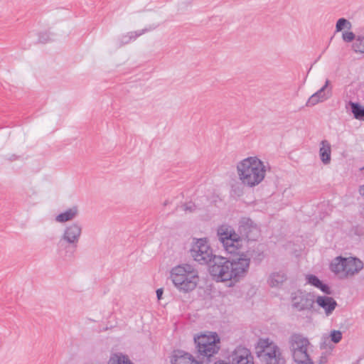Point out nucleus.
<instances>
[{"mask_svg":"<svg viewBox=\"0 0 364 364\" xmlns=\"http://www.w3.org/2000/svg\"><path fill=\"white\" fill-rule=\"evenodd\" d=\"M330 337L333 343H338L342 339V333L340 331L333 330L331 332Z\"/></svg>","mask_w":364,"mask_h":364,"instance_id":"nucleus-26","label":"nucleus"},{"mask_svg":"<svg viewBox=\"0 0 364 364\" xmlns=\"http://www.w3.org/2000/svg\"><path fill=\"white\" fill-rule=\"evenodd\" d=\"M349 105L354 117L358 119H364V107L356 102H350Z\"/></svg>","mask_w":364,"mask_h":364,"instance_id":"nucleus-22","label":"nucleus"},{"mask_svg":"<svg viewBox=\"0 0 364 364\" xmlns=\"http://www.w3.org/2000/svg\"><path fill=\"white\" fill-rule=\"evenodd\" d=\"M172 364H202L200 362L193 359V356L188 353L178 351L171 360Z\"/></svg>","mask_w":364,"mask_h":364,"instance_id":"nucleus-14","label":"nucleus"},{"mask_svg":"<svg viewBox=\"0 0 364 364\" xmlns=\"http://www.w3.org/2000/svg\"><path fill=\"white\" fill-rule=\"evenodd\" d=\"M194 340L198 352L202 356L210 358L217 353L220 348V339L215 333L209 335L202 334L194 338Z\"/></svg>","mask_w":364,"mask_h":364,"instance_id":"nucleus-7","label":"nucleus"},{"mask_svg":"<svg viewBox=\"0 0 364 364\" xmlns=\"http://www.w3.org/2000/svg\"><path fill=\"white\" fill-rule=\"evenodd\" d=\"M331 146L327 140H322L320 143L319 156L324 164L331 162Z\"/></svg>","mask_w":364,"mask_h":364,"instance_id":"nucleus-17","label":"nucleus"},{"mask_svg":"<svg viewBox=\"0 0 364 364\" xmlns=\"http://www.w3.org/2000/svg\"><path fill=\"white\" fill-rule=\"evenodd\" d=\"M82 232V227L79 223H73L65 227L60 237V242H65L72 248L76 249Z\"/></svg>","mask_w":364,"mask_h":364,"instance_id":"nucleus-10","label":"nucleus"},{"mask_svg":"<svg viewBox=\"0 0 364 364\" xmlns=\"http://www.w3.org/2000/svg\"><path fill=\"white\" fill-rule=\"evenodd\" d=\"M297 364H314L312 360L310 358L309 355H306L304 359H295L294 360Z\"/></svg>","mask_w":364,"mask_h":364,"instance_id":"nucleus-29","label":"nucleus"},{"mask_svg":"<svg viewBox=\"0 0 364 364\" xmlns=\"http://www.w3.org/2000/svg\"><path fill=\"white\" fill-rule=\"evenodd\" d=\"M162 298H163V297H161V296L157 297L158 300H160V299H161Z\"/></svg>","mask_w":364,"mask_h":364,"instance_id":"nucleus-33","label":"nucleus"},{"mask_svg":"<svg viewBox=\"0 0 364 364\" xmlns=\"http://www.w3.org/2000/svg\"><path fill=\"white\" fill-rule=\"evenodd\" d=\"M287 279L286 273L283 271L274 272L269 274L267 283L271 287H279Z\"/></svg>","mask_w":364,"mask_h":364,"instance_id":"nucleus-15","label":"nucleus"},{"mask_svg":"<svg viewBox=\"0 0 364 364\" xmlns=\"http://www.w3.org/2000/svg\"><path fill=\"white\" fill-rule=\"evenodd\" d=\"M317 304L323 308L326 315L331 314L337 306V303L333 297H317Z\"/></svg>","mask_w":364,"mask_h":364,"instance_id":"nucleus-16","label":"nucleus"},{"mask_svg":"<svg viewBox=\"0 0 364 364\" xmlns=\"http://www.w3.org/2000/svg\"><path fill=\"white\" fill-rule=\"evenodd\" d=\"M107 364H134L129 358L122 353H113L110 355Z\"/></svg>","mask_w":364,"mask_h":364,"instance_id":"nucleus-21","label":"nucleus"},{"mask_svg":"<svg viewBox=\"0 0 364 364\" xmlns=\"http://www.w3.org/2000/svg\"><path fill=\"white\" fill-rule=\"evenodd\" d=\"M190 252L194 260L201 264H208L214 257L213 250L205 238L196 240L193 243Z\"/></svg>","mask_w":364,"mask_h":364,"instance_id":"nucleus-8","label":"nucleus"},{"mask_svg":"<svg viewBox=\"0 0 364 364\" xmlns=\"http://www.w3.org/2000/svg\"><path fill=\"white\" fill-rule=\"evenodd\" d=\"M238 178L241 183L252 188L259 185L266 175V166L257 156H250L240 161L237 165Z\"/></svg>","mask_w":364,"mask_h":364,"instance_id":"nucleus-2","label":"nucleus"},{"mask_svg":"<svg viewBox=\"0 0 364 364\" xmlns=\"http://www.w3.org/2000/svg\"><path fill=\"white\" fill-rule=\"evenodd\" d=\"M331 270L341 279H346L358 274L363 268V263L355 257H336L331 263Z\"/></svg>","mask_w":364,"mask_h":364,"instance_id":"nucleus-5","label":"nucleus"},{"mask_svg":"<svg viewBox=\"0 0 364 364\" xmlns=\"http://www.w3.org/2000/svg\"><path fill=\"white\" fill-rule=\"evenodd\" d=\"M156 27L154 26H149L148 28H144L141 30L136 31H131L129 32L128 36L131 41H135L138 37L141 36V35L144 34L145 33L152 31L155 29Z\"/></svg>","mask_w":364,"mask_h":364,"instance_id":"nucleus-24","label":"nucleus"},{"mask_svg":"<svg viewBox=\"0 0 364 364\" xmlns=\"http://www.w3.org/2000/svg\"><path fill=\"white\" fill-rule=\"evenodd\" d=\"M252 354L249 349L242 346H237L228 356L230 364H240L247 359H252Z\"/></svg>","mask_w":364,"mask_h":364,"instance_id":"nucleus-13","label":"nucleus"},{"mask_svg":"<svg viewBox=\"0 0 364 364\" xmlns=\"http://www.w3.org/2000/svg\"><path fill=\"white\" fill-rule=\"evenodd\" d=\"M289 348L294 360L304 359L308 353L310 346L309 339L299 333L292 334L289 339Z\"/></svg>","mask_w":364,"mask_h":364,"instance_id":"nucleus-9","label":"nucleus"},{"mask_svg":"<svg viewBox=\"0 0 364 364\" xmlns=\"http://www.w3.org/2000/svg\"><path fill=\"white\" fill-rule=\"evenodd\" d=\"M361 170H364V166L360 168Z\"/></svg>","mask_w":364,"mask_h":364,"instance_id":"nucleus-34","label":"nucleus"},{"mask_svg":"<svg viewBox=\"0 0 364 364\" xmlns=\"http://www.w3.org/2000/svg\"><path fill=\"white\" fill-rule=\"evenodd\" d=\"M131 41L128 36V34L127 33L126 35H124L122 36L121 38V42H120V46H122V45H124V44H127L129 43H130Z\"/></svg>","mask_w":364,"mask_h":364,"instance_id":"nucleus-30","label":"nucleus"},{"mask_svg":"<svg viewBox=\"0 0 364 364\" xmlns=\"http://www.w3.org/2000/svg\"><path fill=\"white\" fill-rule=\"evenodd\" d=\"M51 40L50 34L48 33H43L39 35L38 41L40 43H46Z\"/></svg>","mask_w":364,"mask_h":364,"instance_id":"nucleus-28","label":"nucleus"},{"mask_svg":"<svg viewBox=\"0 0 364 364\" xmlns=\"http://www.w3.org/2000/svg\"><path fill=\"white\" fill-rule=\"evenodd\" d=\"M306 279L308 284L321 289L325 294H329L328 286L323 284L316 276L308 274L306 276Z\"/></svg>","mask_w":364,"mask_h":364,"instance_id":"nucleus-20","label":"nucleus"},{"mask_svg":"<svg viewBox=\"0 0 364 364\" xmlns=\"http://www.w3.org/2000/svg\"><path fill=\"white\" fill-rule=\"evenodd\" d=\"M78 215V209L77 207L73 206L65 212L60 213L55 218V220L58 223H65L68 221H70L75 218Z\"/></svg>","mask_w":364,"mask_h":364,"instance_id":"nucleus-19","label":"nucleus"},{"mask_svg":"<svg viewBox=\"0 0 364 364\" xmlns=\"http://www.w3.org/2000/svg\"><path fill=\"white\" fill-rule=\"evenodd\" d=\"M183 208H184V210L186 211L188 210L190 212H192L195 209H196V206L194 204H192V203H186L185 205H183Z\"/></svg>","mask_w":364,"mask_h":364,"instance_id":"nucleus-31","label":"nucleus"},{"mask_svg":"<svg viewBox=\"0 0 364 364\" xmlns=\"http://www.w3.org/2000/svg\"><path fill=\"white\" fill-rule=\"evenodd\" d=\"M163 293H164L163 289L159 288L156 291V296H162Z\"/></svg>","mask_w":364,"mask_h":364,"instance_id":"nucleus-32","label":"nucleus"},{"mask_svg":"<svg viewBox=\"0 0 364 364\" xmlns=\"http://www.w3.org/2000/svg\"><path fill=\"white\" fill-rule=\"evenodd\" d=\"M353 49L355 53H364V36H359L355 38Z\"/></svg>","mask_w":364,"mask_h":364,"instance_id":"nucleus-23","label":"nucleus"},{"mask_svg":"<svg viewBox=\"0 0 364 364\" xmlns=\"http://www.w3.org/2000/svg\"><path fill=\"white\" fill-rule=\"evenodd\" d=\"M314 300L309 297H293L292 306L298 311L310 309Z\"/></svg>","mask_w":364,"mask_h":364,"instance_id":"nucleus-18","label":"nucleus"},{"mask_svg":"<svg viewBox=\"0 0 364 364\" xmlns=\"http://www.w3.org/2000/svg\"><path fill=\"white\" fill-rule=\"evenodd\" d=\"M350 28L351 23L344 18H339L336 22V30L337 32L341 31L344 28L350 29Z\"/></svg>","mask_w":364,"mask_h":364,"instance_id":"nucleus-25","label":"nucleus"},{"mask_svg":"<svg viewBox=\"0 0 364 364\" xmlns=\"http://www.w3.org/2000/svg\"><path fill=\"white\" fill-rule=\"evenodd\" d=\"M257 358L263 364H284L280 348L269 338H259L255 346Z\"/></svg>","mask_w":364,"mask_h":364,"instance_id":"nucleus-4","label":"nucleus"},{"mask_svg":"<svg viewBox=\"0 0 364 364\" xmlns=\"http://www.w3.org/2000/svg\"><path fill=\"white\" fill-rule=\"evenodd\" d=\"M171 275L175 287L183 293H188L195 289L199 281L197 269L189 264L173 267Z\"/></svg>","mask_w":364,"mask_h":364,"instance_id":"nucleus-3","label":"nucleus"},{"mask_svg":"<svg viewBox=\"0 0 364 364\" xmlns=\"http://www.w3.org/2000/svg\"><path fill=\"white\" fill-rule=\"evenodd\" d=\"M238 231L242 237L251 241L257 240L260 232L258 226L251 219L247 218H242L240 221Z\"/></svg>","mask_w":364,"mask_h":364,"instance_id":"nucleus-11","label":"nucleus"},{"mask_svg":"<svg viewBox=\"0 0 364 364\" xmlns=\"http://www.w3.org/2000/svg\"><path fill=\"white\" fill-rule=\"evenodd\" d=\"M218 236L225 250L236 255V258L230 262L232 264V279L237 280L247 273L251 255L242 250V240L230 226L223 225L219 227Z\"/></svg>","mask_w":364,"mask_h":364,"instance_id":"nucleus-1","label":"nucleus"},{"mask_svg":"<svg viewBox=\"0 0 364 364\" xmlns=\"http://www.w3.org/2000/svg\"><path fill=\"white\" fill-rule=\"evenodd\" d=\"M329 84L330 80H326L324 85L309 98L306 106L313 107L318 102H324L330 98L332 95V92L331 87H328Z\"/></svg>","mask_w":364,"mask_h":364,"instance_id":"nucleus-12","label":"nucleus"},{"mask_svg":"<svg viewBox=\"0 0 364 364\" xmlns=\"http://www.w3.org/2000/svg\"><path fill=\"white\" fill-rule=\"evenodd\" d=\"M210 266V273L218 281H228L232 279V264L230 260L225 257L214 256Z\"/></svg>","mask_w":364,"mask_h":364,"instance_id":"nucleus-6","label":"nucleus"},{"mask_svg":"<svg viewBox=\"0 0 364 364\" xmlns=\"http://www.w3.org/2000/svg\"><path fill=\"white\" fill-rule=\"evenodd\" d=\"M342 37H343V39L344 41L351 42L353 40L355 39V36L351 31H346V32L343 33Z\"/></svg>","mask_w":364,"mask_h":364,"instance_id":"nucleus-27","label":"nucleus"}]
</instances>
